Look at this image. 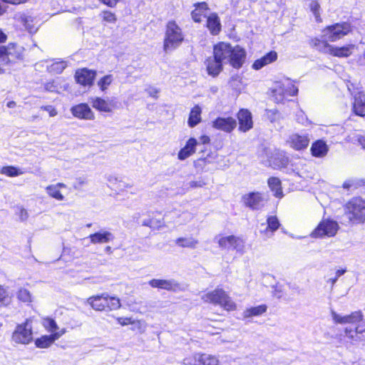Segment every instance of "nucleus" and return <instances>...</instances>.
<instances>
[{"label":"nucleus","mask_w":365,"mask_h":365,"mask_svg":"<svg viewBox=\"0 0 365 365\" xmlns=\"http://www.w3.org/2000/svg\"><path fill=\"white\" fill-rule=\"evenodd\" d=\"M331 316L335 324H351L354 328L346 327L344 329L345 336L349 341L356 344L365 341V319L361 311L352 312L349 314L341 315L335 311L331 310Z\"/></svg>","instance_id":"f257e3e1"},{"label":"nucleus","mask_w":365,"mask_h":365,"mask_svg":"<svg viewBox=\"0 0 365 365\" xmlns=\"http://www.w3.org/2000/svg\"><path fill=\"white\" fill-rule=\"evenodd\" d=\"M213 55L223 63H229L235 68H241L246 58V52L242 48L239 46L232 47L225 42L214 46Z\"/></svg>","instance_id":"f03ea898"},{"label":"nucleus","mask_w":365,"mask_h":365,"mask_svg":"<svg viewBox=\"0 0 365 365\" xmlns=\"http://www.w3.org/2000/svg\"><path fill=\"white\" fill-rule=\"evenodd\" d=\"M344 217L347 222L353 225L365 222V200L360 197H353L344 206Z\"/></svg>","instance_id":"7ed1b4c3"},{"label":"nucleus","mask_w":365,"mask_h":365,"mask_svg":"<svg viewBox=\"0 0 365 365\" xmlns=\"http://www.w3.org/2000/svg\"><path fill=\"white\" fill-rule=\"evenodd\" d=\"M184 35L181 28L174 21H170L166 25L164 38V50L168 52L178 48L183 41Z\"/></svg>","instance_id":"20e7f679"},{"label":"nucleus","mask_w":365,"mask_h":365,"mask_svg":"<svg viewBox=\"0 0 365 365\" xmlns=\"http://www.w3.org/2000/svg\"><path fill=\"white\" fill-rule=\"evenodd\" d=\"M205 302L218 304L227 311H232L236 309L235 303L222 289H215L213 291L204 294L201 297Z\"/></svg>","instance_id":"39448f33"},{"label":"nucleus","mask_w":365,"mask_h":365,"mask_svg":"<svg viewBox=\"0 0 365 365\" xmlns=\"http://www.w3.org/2000/svg\"><path fill=\"white\" fill-rule=\"evenodd\" d=\"M352 31V26L348 22H341L328 26L322 30V38L331 42L336 41Z\"/></svg>","instance_id":"423d86ee"},{"label":"nucleus","mask_w":365,"mask_h":365,"mask_svg":"<svg viewBox=\"0 0 365 365\" xmlns=\"http://www.w3.org/2000/svg\"><path fill=\"white\" fill-rule=\"evenodd\" d=\"M16 344H29L33 340L32 322L27 319L25 322L16 327L11 336Z\"/></svg>","instance_id":"0eeeda50"},{"label":"nucleus","mask_w":365,"mask_h":365,"mask_svg":"<svg viewBox=\"0 0 365 365\" xmlns=\"http://www.w3.org/2000/svg\"><path fill=\"white\" fill-rule=\"evenodd\" d=\"M24 48L16 43L0 46V61L5 65L23 58Z\"/></svg>","instance_id":"6e6552de"},{"label":"nucleus","mask_w":365,"mask_h":365,"mask_svg":"<svg viewBox=\"0 0 365 365\" xmlns=\"http://www.w3.org/2000/svg\"><path fill=\"white\" fill-rule=\"evenodd\" d=\"M339 230V225L336 221L327 219L322 220L312 232L313 237H333Z\"/></svg>","instance_id":"1a4fd4ad"},{"label":"nucleus","mask_w":365,"mask_h":365,"mask_svg":"<svg viewBox=\"0 0 365 365\" xmlns=\"http://www.w3.org/2000/svg\"><path fill=\"white\" fill-rule=\"evenodd\" d=\"M245 205L252 210H260L267 202L264 194L259 192H252L245 194L242 199Z\"/></svg>","instance_id":"9d476101"},{"label":"nucleus","mask_w":365,"mask_h":365,"mask_svg":"<svg viewBox=\"0 0 365 365\" xmlns=\"http://www.w3.org/2000/svg\"><path fill=\"white\" fill-rule=\"evenodd\" d=\"M150 287L153 288L163 289L167 291L176 292L181 289V285L175 279H153L148 282Z\"/></svg>","instance_id":"9b49d317"},{"label":"nucleus","mask_w":365,"mask_h":365,"mask_svg":"<svg viewBox=\"0 0 365 365\" xmlns=\"http://www.w3.org/2000/svg\"><path fill=\"white\" fill-rule=\"evenodd\" d=\"M65 333L66 329H62L56 333L41 336L35 340V345L40 349L48 348Z\"/></svg>","instance_id":"f8f14e48"},{"label":"nucleus","mask_w":365,"mask_h":365,"mask_svg":"<svg viewBox=\"0 0 365 365\" xmlns=\"http://www.w3.org/2000/svg\"><path fill=\"white\" fill-rule=\"evenodd\" d=\"M205 65L207 74L213 78L218 76L223 70V63L214 55L206 58Z\"/></svg>","instance_id":"ddd939ff"},{"label":"nucleus","mask_w":365,"mask_h":365,"mask_svg":"<svg viewBox=\"0 0 365 365\" xmlns=\"http://www.w3.org/2000/svg\"><path fill=\"white\" fill-rule=\"evenodd\" d=\"M72 115L79 119L93 120L95 115L91 108L86 103H80L71 108Z\"/></svg>","instance_id":"4468645a"},{"label":"nucleus","mask_w":365,"mask_h":365,"mask_svg":"<svg viewBox=\"0 0 365 365\" xmlns=\"http://www.w3.org/2000/svg\"><path fill=\"white\" fill-rule=\"evenodd\" d=\"M96 72L88 68H82L76 71L75 78L78 83L91 86L93 83Z\"/></svg>","instance_id":"2eb2a0df"},{"label":"nucleus","mask_w":365,"mask_h":365,"mask_svg":"<svg viewBox=\"0 0 365 365\" xmlns=\"http://www.w3.org/2000/svg\"><path fill=\"white\" fill-rule=\"evenodd\" d=\"M309 138L307 134H292L288 140V143L292 148L299 150L306 148L309 143Z\"/></svg>","instance_id":"dca6fc26"},{"label":"nucleus","mask_w":365,"mask_h":365,"mask_svg":"<svg viewBox=\"0 0 365 365\" xmlns=\"http://www.w3.org/2000/svg\"><path fill=\"white\" fill-rule=\"evenodd\" d=\"M237 125L235 119L232 117L228 118H217L212 122V126L225 132H231Z\"/></svg>","instance_id":"f3484780"},{"label":"nucleus","mask_w":365,"mask_h":365,"mask_svg":"<svg viewBox=\"0 0 365 365\" xmlns=\"http://www.w3.org/2000/svg\"><path fill=\"white\" fill-rule=\"evenodd\" d=\"M91 103L94 108L101 112L110 113L115 108L113 100L106 101L100 97L91 98Z\"/></svg>","instance_id":"a211bd4d"},{"label":"nucleus","mask_w":365,"mask_h":365,"mask_svg":"<svg viewBox=\"0 0 365 365\" xmlns=\"http://www.w3.org/2000/svg\"><path fill=\"white\" fill-rule=\"evenodd\" d=\"M237 118L240 130L246 132L252 128V114L248 110L241 109L237 114Z\"/></svg>","instance_id":"6ab92c4d"},{"label":"nucleus","mask_w":365,"mask_h":365,"mask_svg":"<svg viewBox=\"0 0 365 365\" xmlns=\"http://www.w3.org/2000/svg\"><path fill=\"white\" fill-rule=\"evenodd\" d=\"M108 299V294L103 293L101 295H96L89 297L87 299L88 304L96 311H107L106 301Z\"/></svg>","instance_id":"aec40b11"},{"label":"nucleus","mask_w":365,"mask_h":365,"mask_svg":"<svg viewBox=\"0 0 365 365\" xmlns=\"http://www.w3.org/2000/svg\"><path fill=\"white\" fill-rule=\"evenodd\" d=\"M89 238L93 244L107 243L114 240V235L109 231L101 230L90 235Z\"/></svg>","instance_id":"412c9836"},{"label":"nucleus","mask_w":365,"mask_h":365,"mask_svg":"<svg viewBox=\"0 0 365 365\" xmlns=\"http://www.w3.org/2000/svg\"><path fill=\"white\" fill-rule=\"evenodd\" d=\"M197 145L196 139L190 138L185 146L182 148L178 153V158L181 160H185L195 152V147Z\"/></svg>","instance_id":"4be33fe9"},{"label":"nucleus","mask_w":365,"mask_h":365,"mask_svg":"<svg viewBox=\"0 0 365 365\" xmlns=\"http://www.w3.org/2000/svg\"><path fill=\"white\" fill-rule=\"evenodd\" d=\"M354 110L358 115H365V94L363 92L354 94Z\"/></svg>","instance_id":"5701e85b"},{"label":"nucleus","mask_w":365,"mask_h":365,"mask_svg":"<svg viewBox=\"0 0 365 365\" xmlns=\"http://www.w3.org/2000/svg\"><path fill=\"white\" fill-rule=\"evenodd\" d=\"M277 58V53L275 51H270L261 58L256 60L252 65V68L255 70H259L264 66L274 62Z\"/></svg>","instance_id":"b1692460"},{"label":"nucleus","mask_w":365,"mask_h":365,"mask_svg":"<svg viewBox=\"0 0 365 365\" xmlns=\"http://www.w3.org/2000/svg\"><path fill=\"white\" fill-rule=\"evenodd\" d=\"M329 150L328 145L322 140H318L314 142L311 148L312 154L318 158L324 157Z\"/></svg>","instance_id":"393cba45"},{"label":"nucleus","mask_w":365,"mask_h":365,"mask_svg":"<svg viewBox=\"0 0 365 365\" xmlns=\"http://www.w3.org/2000/svg\"><path fill=\"white\" fill-rule=\"evenodd\" d=\"M354 48L355 46L354 44H349L341 47L332 46L330 55L340 58L349 57L353 53Z\"/></svg>","instance_id":"a878e982"},{"label":"nucleus","mask_w":365,"mask_h":365,"mask_svg":"<svg viewBox=\"0 0 365 365\" xmlns=\"http://www.w3.org/2000/svg\"><path fill=\"white\" fill-rule=\"evenodd\" d=\"M207 26L212 35H217L221 31V24L217 14H210L207 20Z\"/></svg>","instance_id":"bb28decb"},{"label":"nucleus","mask_w":365,"mask_h":365,"mask_svg":"<svg viewBox=\"0 0 365 365\" xmlns=\"http://www.w3.org/2000/svg\"><path fill=\"white\" fill-rule=\"evenodd\" d=\"M199 365H218L219 359L215 356L207 354H197L195 356Z\"/></svg>","instance_id":"cd10ccee"},{"label":"nucleus","mask_w":365,"mask_h":365,"mask_svg":"<svg viewBox=\"0 0 365 365\" xmlns=\"http://www.w3.org/2000/svg\"><path fill=\"white\" fill-rule=\"evenodd\" d=\"M267 223L266 229L262 231V232H264L267 237H269L279 228V222L276 216H269L267 219Z\"/></svg>","instance_id":"c85d7f7f"},{"label":"nucleus","mask_w":365,"mask_h":365,"mask_svg":"<svg viewBox=\"0 0 365 365\" xmlns=\"http://www.w3.org/2000/svg\"><path fill=\"white\" fill-rule=\"evenodd\" d=\"M268 185L275 197L279 198L282 197L283 192L281 186V181L279 178L275 177L269 178L268 180Z\"/></svg>","instance_id":"c756f323"},{"label":"nucleus","mask_w":365,"mask_h":365,"mask_svg":"<svg viewBox=\"0 0 365 365\" xmlns=\"http://www.w3.org/2000/svg\"><path fill=\"white\" fill-rule=\"evenodd\" d=\"M201 121V108L199 106H194L189 115L188 125L193 128Z\"/></svg>","instance_id":"7c9ffc66"},{"label":"nucleus","mask_w":365,"mask_h":365,"mask_svg":"<svg viewBox=\"0 0 365 365\" xmlns=\"http://www.w3.org/2000/svg\"><path fill=\"white\" fill-rule=\"evenodd\" d=\"M175 244L180 247L195 249L198 240L192 237H179L176 239Z\"/></svg>","instance_id":"2f4dec72"},{"label":"nucleus","mask_w":365,"mask_h":365,"mask_svg":"<svg viewBox=\"0 0 365 365\" xmlns=\"http://www.w3.org/2000/svg\"><path fill=\"white\" fill-rule=\"evenodd\" d=\"M267 307L265 304H261L257 307H250L243 312V317L249 318L251 317L260 316L267 312Z\"/></svg>","instance_id":"473e14b6"},{"label":"nucleus","mask_w":365,"mask_h":365,"mask_svg":"<svg viewBox=\"0 0 365 365\" xmlns=\"http://www.w3.org/2000/svg\"><path fill=\"white\" fill-rule=\"evenodd\" d=\"M327 41L329 40H326L323 38L322 40L314 38L312 41V46L317 49L318 51L325 53H331V45H329Z\"/></svg>","instance_id":"72a5a7b5"},{"label":"nucleus","mask_w":365,"mask_h":365,"mask_svg":"<svg viewBox=\"0 0 365 365\" xmlns=\"http://www.w3.org/2000/svg\"><path fill=\"white\" fill-rule=\"evenodd\" d=\"M42 325L43 327L51 334L56 333L59 331L58 327L56 322V321L51 317H45L42 319Z\"/></svg>","instance_id":"f704fd0d"},{"label":"nucleus","mask_w":365,"mask_h":365,"mask_svg":"<svg viewBox=\"0 0 365 365\" xmlns=\"http://www.w3.org/2000/svg\"><path fill=\"white\" fill-rule=\"evenodd\" d=\"M272 93L274 101L277 103L282 102L284 100V96L287 95L283 83H278Z\"/></svg>","instance_id":"c9c22d12"},{"label":"nucleus","mask_w":365,"mask_h":365,"mask_svg":"<svg viewBox=\"0 0 365 365\" xmlns=\"http://www.w3.org/2000/svg\"><path fill=\"white\" fill-rule=\"evenodd\" d=\"M0 173L9 177H16L24 174V172L14 166H4L1 168Z\"/></svg>","instance_id":"e433bc0d"},{"label":"nucleus","mask_w":365,"mask_h":365,"mask_svg":"<svg viewBox=\"0 0 365 365\" xmlns=\"http://www.w3.org/2000/svg\"><path fill=\"white\" fill-rule=\"evenodd\" d=\"M289 159L284 153H277L273 159L274 168H285L288 165Z\"/></svg>","instance_id":"4c0bfd02"},{"label":"nucleus","mask_w":365,"mask_h":365,"mask_svg":"<svg viewBox=\"0 0 365 365\" xmlns=\"http://www.w3.org/2000/svg\"><path fill=\"white\" fill-rule=\"evenodd\" d=\"M106 309L109 311L117 310L121 307L120 301L119 298L115 297H110L108 295V299L106 302Z\"/></svg>","instance_id":"58836bf2"},{"label":"nucleus","mask_w":365,"mask_h":365,"mask_svg":"<svg viewBox=\"0 0 365 365\" xmlns=\"http://www.w3.org/2000/svg\"><path fill=\"white\" fill-rule=\"evenodd\" d=\"M113 81V77L112 75H106L98 81L97 85L102 91H106Z\"/></svg>","instance_id":"ea45409f"},{"label":"nucleus","mask_w":365,"mask_h":365,"mask_svg":"<svg viewBox=\"0 0 365 365\" xmlns=\"http://www.w3.org/2000/svg\"><path fill=\"white\" fill-rule=\"evenodd\" d=\"M107 180L110 182V184L111 185H114L115 184H118L117 188L119 190H120V191L124 190L125 188H128V187H132L131 185L126 184L124 182L118 180L116 177L110 175L107 177Z\"/></svg>","instance_id":"a19ab883"},{"label":"nucleus","mask_w":365,"mask_h":365,"mask_svg":"<svg viewBox=\"0 0 365 365\" xmlns=\"http://www.w3.org/2000/svg\"><path fill=\"white\" fill-rule=\"evenodd\" d=\"M47 193L52 197L58 200H63L64 199L63 195L61 193L59 189L57 186L54 185H48L46 188Z\"/></svg>","instance_id":"79ce46f5"},{"label":"nucleus","mask_w":365,"mask_h":365,"mask_svg":"<svg viewBox=\"0 0 365 365\" xmlns=\"http://www.w3.org/2000/svg\"><path fill=\"white\" fill-rule=\"evenodd\" d=\"M232 248L236 250L237 252L243 254L245 252V242L235 236L232 235Z\"/></svg>","instance_id":"37998d69"},{"label":"nucleus","mask_w":365,"mask_h":365,"mask_svg":"<svg viewBox=\"0 0 365 365\" xmlns=\"http://www.w3.org/2000/svg\"><path fill=\"white\" fill-rule=\"evenodd\" d=\"M283 85L285 88L287 95L294 96L297 94L298 88L293 84L292 81H291L289 79H287L284 82H283Z\"/></svg>","instance_id":"c03bdc74"},{"label":"nucleus","mask_w":365,"mask_h":365,"mask_svg":"<svg viewBox=\"0 0 365 365\" xmlns=\"http://www.w3.org/2000/svg\"><path fill=\"white\" fill-rule=\"evenodd\" d=\"M17 298L23 302H31V295L29 290L21 288L17 292Z\"/></svg>","instance_id":"a18cd8bd"},{"label":"nucleus","mask_w":365,"mask_h":365,"mask_svg":"<svg viewBox=\"0 0 365 365\" xmlns=\"http://www.w3.org/2000/svg\"><path fill=\"white\" fill-rule=\"evenodd\" d=\"M131 325L133 326L131 329L133 331H138L140 333H143L147 327L146 323L143 320H132Z\"/></svg>","instance_id":"49530a36"},{"label":"nucleus","mask_w":365,"mask_h":365,"mask_svg":"<svg viewBox=\"0 0 365 365\" xmlns=\"http://www.w3.org/2000/svg\"><path fill=\"white\" fill-rule=\"evenodd\" d=\"M67 67L66 61H56L51 65L50 71L56 73H61Z\"/></svg>","instance_id":"de8ad7c7"},{"label":"nucleus","mask_w":365,"mask_h":365,"mask_svg":"<svg viewBox=\"0 0 365 365\" xmlns=\"http://www.w3.org/2000/svg\"><path fill=\"white\" fill-rule=\"evenodd\" d=\"M11 297L9 292L2 285L0 284V304H6L10 302Z\"/></svg>","instance_id":"09e8293b"},{"label":"nucleus","mask_w":365,"mask_h":365,"mask_svg":"<svg viewBox=\"0 0 365 365\" xmlns=\"http://www.w3.org/2000/svg\"><path fill=\"white\" fill-rule=\"evenodd\" d=\"M346 272V269H339L335 272V276L332 278H329L327 280V284H331V288L333 289L334 284L337 282L338 279Z\"/></svg>","instance_id":"8fccbe9b"},{"label":"nucleus","mask_w":365,"mask_h":365,"mask_svg":"<svg viewBox=\"0 0 365 365\" xmlns=\"http://www.w3.org/2000/svg\"><path fill=\"white\" fill-rule=\"evenodd\" d=\"M232 235L228 237H222L218 240L219 246L221 248L230 249L232 247Z\"/></svg>","instance_id":"3c124183"},{"label":"nucleus","mask_w":365,"mask_h":365,"mask_svg":"<svg viewBox=\"0 0 365 365\" xmlns=\"http://www.w3.org/2000/svg\"><path fill=\"white\" fill-rule=\"evenodd\" d=\"M309 8H310V10L312 11V12L314 14V15L316 18V20L317 21H319L320 20V13H319L320 5L319 4V3L317 1H312L309 4Z\"/></svg>","instance_id":"603ef678"},{"label":"nucleus","mask_w":365,"mask_h":365,"mask_svg":"<svg viewBox=\"0 0 365 365\" xmlns=\"http://www.w3.org/2000/svg\"><path fill=\"white\" fill-rule=\"evenodd\" d=\"M23 21L24 23V26L30 33H34L37 31V29L36 27L31 25V23L33 21V19L31 16H26L25 18H24Z\"/></svg>","instance_id":"864d4df0"},{"label":"nucleus","mask_w":365,"mask_h":365,"mask_svg":"<svg viewBox=\"0 0 365 365\" xmlns=\"http://www.w3.org/2000/svg\"><path fill=\"white\" fill-rule=\"evenodd\" d=\"M86 183L87 179L86 177H79L76 179V181L73 183V187L76 190H80Z\"/></svg>","instance_id":"5fc2aeb1"},{"label":"nucleus","mask_w":365,"mask_h":365,"mask_svg":"<svg viewBox=\"0 0 365 365\" xmlns=\"http://www.w3.org/2000/svg\"><path fill=\"white\" fill-rule=\"evenodd\" d=\"M41 109L47 111L50 117H54L58 114L56 109L53 106H43Z\"/></svg>","instance_id":"6e6d98bb"},{"label":"nucleus","mask_w":365,"mask_h":365,"mask_svg":"<svg viewBox=\"0 0 365 365\" xmlns=\"http://www.w3.org/2000/svg\"><path fill=\"white\" fill-rule=\"evenodd\" d=\"M267 115L271 122H274L277 120V117L278 115V111L276 109L267 110Z\"/></svg>","instance_id":"4d7b16f0"},{"label":"nucleus","mask_w":365,"mask_h":365,"mask_svg":"<svg viewBox=\"0 0 365 365\" xmlns=\"http://www.w3.org/2000/svg\"><path fill=\"white\" fill-rule=\"evenodd\" d=\"M296 118L297 122L303 125H304L308 120L302 110H299L297 112V113L296 114Z\"/></svg>","instance_id":"13d9d810"},{"label":"nucleus","mask_w":365,"mask_h":365,"mask_svg":"<svg viewBox=\"0 0 365 365\" xmlns=\"http://www.w3.org/2000/svg\"><path fill=\"white\" fill-rule=\"evenodd\" d=\"M103 19L106 21L110 22V23L115 22L116 20L115 14L110 11L103 12Z\"/></svg>","instance_id":"bf43d9fd"},{"label":"nucleus","mask_w":365,"mask_h":365,"mask_svg":"<svg viewBox=\"0 0 365 365\" xmlns=\"http://www.w3.org/2000/svg\"><path fill=\"white\" fill-rule=\"evenodd\" d=\"M19 212L17 213V215H19V220L21 221H25L27 220V218L29 217V214L26 211V210H25L24 207H19Z\"/></svg>","instance_id":"052dcab7"},{"label":"nucleus","mask_w":365,"mask_h":365,"mask_svg":"<svg viewBox=\"0 0 365 365\" xmlns=\"http://www.w3.org/2000/svg\"><path fill=\"white\" fill-rule=\"evenodd\" d=\"M143 225L148 226V227H152V228H155L156 227H160L161 226L160 222H158V223H157L153 220H144L143 222Z\"/></svg>","instance_id":"680f3d73"},{"label":"nucleus","mask_w":365,"mask_h":365,"mask_svg":"<svg viewBox=\"0 0 365 365\" xmlns=\"http://www.w3.org/2000/svg\"><path fill=\"white\" fill-rule=\"evenodd\" d=\"M44 88L49 92H56L57 86L55 85L54 81L48 82L44 85Z\"/></svg>","instance_id":"e2e57ef3"},{"label":"nucleus","mask_w":365,"mask_h":365,"mask_svg":"<svg viewBox=\"0 0 365 365\" xmlns=\"http://www.w3.org/2000/svg\"><path fill=\"white\" fill-rule=\"evenodd\" d=\"M132 320H133V319L130 317H118L117 318L118 322L122 326L131 324Z\"/></svg>","instance_id":"0e129e2a"},{"label":"nucleus","mask_w":365,"mask_h":365,"mask_svg":"<svg viewBox=\"0 0 365 365\" xmlns=\"http://www.w3.org/2000/svg\"><path fill=\"white\" fill-rule=\"evenodd\" d=\"M191 16H192V19L195 22H200L202 21V19H201L202 14H201V11H199L198 9H195V10L192 11Z\"/></svg>","instance_id":"69168bd1"},{"label":"nucleus","mask_w":365,"mask_h":365,"mask_svg":"<svg viewBox=\"0 0 365 365\" xmlns=\"http://www.w3.org/2000/svg\"><path fill=\"white\" fill-rule=\"evenodd\" d=\"M210 143V138L207 135H202L200 138L199 142H197V145L202 144H208Z\"/></svg>","instance_id":"338daca9"},{"label":"nucleus","mask_w":365,"mask_h":365,"mask_svg":"<svg viewBox=\"0 0 365 365\" xmlns=\"http://www.w3.org/2000/svg\"><path fill=\"white\" fill-rule=\"evenodd\" d=\"M190 187H202L205 185L202 181H191L189 182Z\"/></svg>","instance_id":"774afa93"}]
</instances>
